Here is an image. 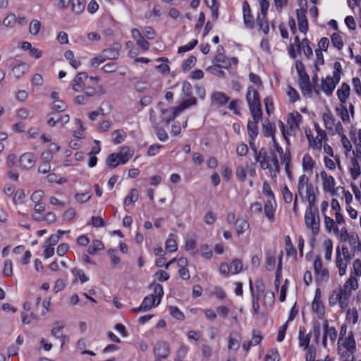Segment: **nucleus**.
Wrapping results in <instances>:
<instances>
[{
  "label": "nucleus",
  "mask_w": 361,
  "mask_h": 361,
  "mask_svg": "<svg viewBox=\"0 0 361 361\" xmlns=\"http://www.w3.org/2000/svg\"><path fill=\"white\" fill-rule=\"evenodd\" d=\"M302 122L303 117L298 111H293L287 114V128H286L282 121L279 120L278 121L279 128L288 146H290L289 137L296 135L297 133L300 130V126Z\"/></svg>",
  "instance_id": "f257e3e1"
},
{
  "label": "nucleus",
  "mask_w": 361,
  "mask_h": 361,
  "mask_svg": "<svg viewBox=\"0 0 361 361\" xmlns=\"http://www.w3.org/2000/svg\"><path fill=\"white\" fill-rule=\"evenodd\" d=\"M270 156H268L267 149L262 147L259 152L255 155L256 162L259 164L260 168L263 170L268 169L270 173L276 175L280 172V164L276 152L271 149Z\"/></svg>",
  "instance_id": "f03ea898"
},
{
  "label": "nucleus",
  "mask_w": 361,
  "mask_h": 361,
  "mask_svg": "<svg viewBox=\"0 0 361 361\" xmlns=\"http://www.w3.org/2000/svg\"><path fill=\"white\" fill-rule=\"evenodd\" d=\"M343 69L340 62L336 61L334 63L333 76H326L321 80V90L327 97H331L336 85L341 80V75Z\"/></svg>",
  "instance_id": "7ed1b4c3"
},
{
  "label": "nucleus",
  "mask_w": 361,
  "mask_h": 361,
  "mask_svg": "<svg viewBox=\"0 0 361 361\" xmlns=\"http://www.w3.org/2000/svg\"><path fill=\"white\" fill-rule=\"evenodd\" d=\"M149 289L152 290V293L145 296L142 302V309L147 311L158 306L164 294L163 286L156 282L152 283L149 286Z\"/></svg>",
  "instance_id": "20e7f679"
},
{
  "label": "nucleus",
  "mask_w": 361,
  "mask_h": 361,
  "mask_svg": "<svg viewBox=\"0 0 361 361\" xmlns=\"http://www.w3.org/2000/svg\"><path fill=\"white\" fill-rule=\"evenodd\" d=\"M246 100L253 121H260L262 118L259 94L257 90L250 86L246 93Z\"/></svg>",
  "instance_id": "39448f33"
},
{
  "label": "nucleus",
  "mask_w": 361,
  "mask_h": 361,
  "mask_svg": "<svg viewBox=\"0 0 361 361\" xmlns=\"http://www.w3.org/2000/svg\"><path fill=\"white\" fill-rule=\"evenodd\" d=\"M314 204H312V201L308 202V206L306 208L304 216L305 226L311 230L313 235H317L320 228L319 211L318 208L314 207Z\"/></svg>",
  "instance_id": "423d86ee"
},
{
  "label": "nucleus",
  "mask_w": 361,
  "mask_h": 361,
  "mask_svg": "<svg viewBox=\"0 0 361 361\" xmlns=\"http://www.w3.org/2000/svg\"><path fill=\"white\" fill-rule=\"evenodd\" d=\"M344 349L345 351L341 353V357L343 360H348L354 357L357 350L356 341L353 331H350L345 337H338V350L339 351Z\"/></svg>",
  "instance_id": "0eeeda50"
},
{
  "label": "nucleus",
  "mask_w": 361,
  "mask_h": 361,
  "mask_svg": "<svg viewBox=\"0 0 361 361\" xmlns=\"http://www.w3.org/2000/svg\"><path fill=\"white\" fill-rule=\"evenodd\" d=\"M297 188L298 192L296 194L299 195L302 200L304 198L305 191L307 201H312V204L316 203V196L314 194L313 184L309 182V178L305 174H302L299 176Z\"/></svg>",
  "instance_id": "6e6552de"
},
{
  "label": "nucleus",
  "mask_w": 361,
  "mask_h": 361,
  "mask_svg": "<svg viewBox=\"0 0 361 361\" xmlns=\"http://www.w3.org/2000/svg\"><path fill=\"white\" fill-rule=\"evenodd\" d=\"M351 296L350 291L346 290L342 287L338 290H334L329 298V305L334 306L337 303L342 310H345L349 305L350 298Z\"/></svg>",
  "instance_id": "1a4fd4ad"
},
{
  "label": "nucleus",
  "mask_w": 361,
  "mask_h": 361,
  "mask_svg": "<svg viewBox=\"0 0 361 361\" xmlns=\"http://www.w3.org/2000/svg\"><path fill=\"white\" fill-rule=\"evenodd\" d=\"M157 108L160 112L159 119H158L159 124L167 126L170 122L173 121L179 114L176 107L164 108V104L162 102H158Z\"/></svg>",
  "instance_id": "9d476101"
},
{
  "label": "nucleus",
  "mask_w": 361,
  "mask_h": 361,
  "mask_svg": "<svg viewBox=\"0 0 361 361\" xmlns=\"http://www.w3.org/2000/svg\"><path fill=\"white\" fill-rule=\"evenodd\" d=\"M214 65L209 66L208 70H217V68H221L224 69H229L232 64L236 66L238 63V57L228 58L226 56L216 54L213 59Z\"/></svg>",
  "instance_id": "9b49d317"
},
{
  "label": "nucleus",
  "mask_w": 361,
  "mask_h": 361,
  "mask_svg": "<svg viewBox=\"0 0 361 361\" xmlns=\"http://www.w3.org/2000/svg\"><path fill=\"white\" fill-rule=\"evenodd\" d=\"M153 353L154 361L166 360L171 353L170 345L166 341H157L154 344Z\"/></svg>",
  "instance_id": "f8f14e48"
},
{
  "label": "nucleus",
  "mask_w": 361,
  "mask_h": 361,
  "mask_svg": "<svg viewBox=\"0 0 361 361\" xmlns=\"http://www.w3.org/2000/svg\"><path fill=\"white\" fill-rule=\"evenodd\" d=\"M149 120L159 140L166 142L169 139V135L165 129L159 124L156 112L152 109L149 110Z\"/></svg>",
  "instance_id": "ddd939ff"
},
{
  "label": "nucleus",
  "mask_w": 361,
  "mask_h": 361,
  "mask_svg": "<svg viewBox=\"0 0 361 361\" xmlns=\"http://www.w3.org/2000/svg\"><path fill=\"white\" fill-rule=\"evenodd\" d=\"M312 310L319 319H322L325 315V307L321 298L320 288H317L312 302Z\"/></svg>",
  "instance_id": "4468645a"
},
{
  "label": "nucleus",
  "mask_w": 361,
  "mask_h": 361,
  "mask_svg": "<svg viewBox=\"0 0 361 361\" xmlns=\"http://www.w3.org/2000/svg\"><path fill=\"white\" fill-rule=\"evenodd\" d=\"M305 133L307 139L310 147L317 150H321L322 147V142L327 140L326 134H325V136L322 134H317V135L314 137L310 128H305Z\"/></svg>",
  "instance_id": "2eb2a0df"
},
{
  "label": "nucleus",
  "mask_w": 361,
  "mask_h": 361,
  "mask_svg": "<svg viewBox=\"0 0 361 361\" xmlns=\"http://www.w3.org/2000/svg\"><path fill=\"white\" fill-rule=\"evenodd\" d=\"M313 268L317 280L326 281L329 279V272L326 268H323L321 257L317 255L313 262Z\"/></svg>",
  "instance_id": "dca6fc26"
},
{
  "label": "nucleus",
  "mask_w": 361,
  "mask_h": 361,
  "mask_svg": "<svg viewBox=\"0 0 361 361\" xmlns=\"http://www.w3.org/2000/svg\"><path fill=\"white\" fill-rule=\"evenodd\" d=\"M322 188L325 193L334 195L336 193V180L334 178L329 175L325 171L320 172Z\"/></svg>",
  "instance_id": "f3484780"
},
{
  "label": "nucleus",
  "mask_w": 361,
  "mask_h": 361,
  "mask_svg": "<svg viewBox=\"0 0 361 361\" xmlns=\"http://www.w3.org/2000/svg\"><path fill=\"white\" fill-rule=\"evenodd\" d=\"M351 258L341 256L340 247L337 246L336 249V266L338 269V273L341 276L346 274L348 264Z\"/></svg>",
  "instance_id": "a211bd4d"
},
{
  "label": "nucleus",
  "mask_w": 361,
  "mask_h": 361,
  "mask_svg": "<svg viewBox=\"0 0 361 361\" xmlns=\"http://www.w3.org/2000/svg\"><path fill=\"white\" fill-rule=\"evenodd\" d=\"M37 161L36 156L32 152H25L19 157V166L23 170L32 169Z\"/></svg>",
  "instance_id": "6ab92c4d"
},
{
  "label": "nucleus",
  "mask_w": 361,
  "mask_h": 361,
  "mask_svg": "<svg viewBox=\"0 0 361 361\" xmlns=\"http://www.w3.org/2000/svg\"><path fill=\"white\" fill-rule=\"evenodd\" d=\"M210 99L211 106L220 108L225 106L229 102L230 98L223 92L214 91L211 94Z\"/></svg>",
  "instance_id": "aec40b11"
},
{
  "label": "nucleus",
  "mask_w": 361,
  "mask_h": 361,
  "mask_svg": "<svg viewBox=\"0 0 361 361\" xmlns=\"http://www.w3.org/2000/svg\"><path fill=\"white\" fill-rule=\"evenodd\" d=\"M243 22L247 28L253 29L255 27V19L251 13L250 6L247 1L243 2Z\"/></svg>",
  "instance_id": "412c9836"
},
{
  "label": "nucleus",
  "mask_w": 361,
  "mask_h": 361,
  "mask_svg": "<svg viewBox=\"0 0 361 361\" xmlns=\"http://www.w3.org/2000/svg\"><path fill=\"white\" fill-rule=\"evenodd\" d=\"M298 84L302 94L305 97H312L313 90L308 74L304 76L300 75V78H298Z\"/></svg>",
  "instance_id": "4be33fe9"
},
{
  "label": "nucleus",
  "mask_w": 361,
  "mask_h": 361,
  "mask_svg": "<svg viewBox=\"0 0 361 361\" xmlns=\"http://www.w3.org/2000/svg\"><path fill=\"white\" fill-rule=\"evenodd\" d=\"M116 155L121 164H126L134 154V149L129 146L120 147L118 152L114 153Z\"/></svg>",
  "instance_id": "5701e85b"
},
{
  "label": "nucleus",
  "mask_w": 361,
  "mask_h": 361,
  "mask_svg": "<svg viewBox=\"0 0 361 361\" xmlns=\"http://www.w3.org/2000/svg\"><path fill=\"white\" fill-rule=\"evenodd\" d=\"M121 49V44L115 42L112 45L106 49L102 50V54H103L105 60H116L118 59L120 56V51Z\"/></svg>",
  "instance_id": "b1692460"
},
{
  "label": "nucleus",
  "mask_w": 361,
  "mask_h": 361,
  "mask_svg": "<svg viewBox=\"0 0 361 361\" xmlns=\"http://www.w3.org/2000/svg\"><path fill=\"white\" fill-rule=\"evenodd\" d=\"M312 332L307 333L306 329L300 326L298 329V345L302 350H306L310 345Z\"/></svg>",
  "instance_id": "393cba45"
},
{
  "label": "nucleus",
  "mask_w": 361,
  "mask_h": 361,
  "mask_svg": "<svg viewBox=\"0 0 361 361\" xmlns=\"http://www.w3.org/2000/svg\"><path fill=\"white\" fill-rule=\"evenodd\" d=\"M88 78L86 72L78 73L72 81V88L75 92H82L85 87V81Z\"/></svg>",
  "instance_id": "a878e982"
},
{
  "label": "nucleus",
  "mask_w": 361,
  "mask_h": 361,
  "mask_svg": "<svg viewBox=\"0 0 361 361\" xmlns=\"http://www.w3.org/2000/svg\"><path fill=\"white\" fill-rule=\"evenodd\" d=\"M350 94V87L346 82H343L336 91L339 104H346Z\"/></svg>",
  "instance_id": "bb28decb"
},
{
  "label": "nucleus",
  "mask_w": 361,
  "mask_h": 361,
  "mask_svg": "<svg viewBox=\"0 0 361 361\" xmlns=\"http://www.w3.org/2000/svg\"><path fill=\"white\" fill-rule=\"evenodd\" d=\"M322 119L326 128L328 130H331L336 126V130L338 132L339 129L342 130L343 128L340 121H338L336 125L335 124V118L330 112L324 113L322 115Z\"/></svg>",
  "instance_id": "cd10ccee"
},
{
  "label": "nucleus",
  "mask_w": 361,
  "mask_h": 361,
  "mask_svg": "<svg viewBox=\"0 0 361 361\" xmlns=\"http://www.w3.org/2000/svg\"><path fill=\"white\" fill-rule=\"evenodd\" d=\"M276 207L277 204L276 200H274L273 203L271 201H267L266 204H264V214L270 223H273L275 221V212Z\"/></svg>",
  "instance_id": "c85d7f7f"
},
{
  "label": "nucleus",
  "mask_w": 361,
  "mask_h": 361,
  "mask_svg": "<svg viewBox=\"0 0 361 361\" xmlns=\"http://www.w3.org/2000/svg\"><path fill=\"white\" fill-rule=\"evenodd\" d=\"M65 327V324L61 322H56L54 323V327L51 330V335L56 338H61V346L65 343L66 336L63 334V329Z\"/></svg>",
  "instance_id": "c756f323"
},
{
  "label": "nucleus",
  "mask_w": 361,
  "mask_h": 361,
  "mask_svg": "<svg viewBox=\"0 0 361 361\" xmlns=\"http://www.w3.org/2000/svg\"><path fill=\"white\" fill-rule=\"evenodd\" d=\"M60 146L56 143L52 142L49 144L48 148L42 152L41 154V159H47L51 161L54 158V155L59 152Z\"/></svg>",
  "instance_id": "7c9ffc66"
},
{
  "label": "nucleus",
  "mask_w": 361,
  "mask_h": 361,
  "mask_svg": "<svg viewBox=\"0 0 361 361\" xmlns=\"http://www.w3.org/2000/svg\"><path fill=\"white\" fill-rule=\"evenodd\" d=\"M290 146H288L286 145L285 152L280 156V161L281 164H284L285 166V171L287 173V175L290 177L291 176V171L290 170V164L291 162V156H290V152L289 149Z\"/></svg>",
  "instance_id": "2f4dec72"
},
{
  "label": "nucleus",
  "mask_w": 361,
  "mask_h": 361,
  "mask_svg": "<svg viewBox=\"0 0 361 361\" xmlns=\"http://www.w3.org/2000/svg\"><path fill=\"white\" fill-rule=\"evenodd\" d=\"M276 132V126L269 119H267L262 124V133L266 137H275Z\"/></svg>",
  "instance_id": "473e14b6"
},
{
  "label": "nucleus",
  "mask_w": 361,
  "mask_h": 361,
  "mask_svg": "<svg viewBox=\"0 0 361 361\" xmlns=\"http://www.w3.org/2000/svg\"><path fill=\"white\" fill-rule=\"evenodd\" d=\"M256 21L258 31L262 32L265 35H268L269 32V24L267 16H257Z\"/></svg>",
  "instance_id": "72a5a7b5"
},
{
  "label": "nucleus",
  "mask_w": 361,
  "mask_h": 361,
  "mask_svg": "<svg viewBox=\"0 0 361 361\" xmlns=\"http://www.w3.org/2000/svg\"><path fill=\"white\" fill-rule=\"evenodd\" d=\"M336 111L337 115L340 116L343 123H350V119L347 103L339 104V106L336 109Z\"/></svg>",
  "instance_id": "f704fd0d"
},
{
  "label": "nucleus",
  "mask_w": 361,
  "mask_h": 361,
  "mask_svg": "<svg viewBox=\"0 0 361 361\" xmlns=\"http://www.w3.org/2000/svg\"><path fill=\"white\" fill-rule=\"evenodd\" d=\"M259 121L249 120L247 124V130L249 138L257 139L259 134L258 123Z\"/></svg>",
  "instance_id": "c9c22d12"
},
{
  "label": "nucleus",
  "mask_w": 361,
  "mask_h": 361,
  "mask_svg": "<svg viewBox=\"0 0 361 361\" xmlns=\"http://www.w3.org/2000/svg\"><path fill=\"white\" fill-rule=\"evenodd\" d=\"M236 234L239 236L250 228L249 222L244 218H238L235 222Z\"/></svg>",
  "instance_id": "e433bc0d"
},
{
  "label": "nucleus",
  "mask_w": 361,
  "mask_h": 361,
  "mask_svg": "<svg viewBox=\"0 0 361 361\" xmlns=\"http://www.w3.org/2000/svg\"><path fill=\"white\" fill-rule=\"evenodd\" d=\"M350 173L352 179L356 180L361 174V169L357 159L354 157L350 159Z\"/></svg>",
  "instance_id": "4c0bfd02"
},
{
  "label": "nucleus",
  "mask_w": 361,
  "mask_h": 361,
  "mask_svg": "<svg viewBox=\"0 0 361 361\" xmlns=\"http://www.w3.org/2000/svg\"><path fill=\"white\" fill-rule=\"evenodd\" d=\"M29 70V66L27 64H26L24 62H22L15 66L12 68V72L14 75V76L19 79L23 76V75L27 72Z\"/></svg>",
  "instance_id": "58836bf2"
},
{
  "label": "nucleus",
  "mask_w": 361,
  "mask_h": 361,
  "mask_svg": "<svg viewBox=\"0 0 361 361\" xmlns=\"http://www.w3.org/2000/svg\"><path fill=\"white\" fill-rule=\"evenodd\" d=\"M71 11L76 15L80 14L85 9V0H71Z\"/></svg>",
  "instance_id": "ea45409f"
},
{
  "label": "nucleus",
  "mask_w": 361,
  "mask_h": 361,
  "mask_svg": "<svg viewBox=\"0 0 361 361\" xmlns=\"http://www.w3.org/2000/svg\"><path fill=\"white\" fill-rule=\"evenodd\" d=\"M250 290L252 295V305L254 314H258L259 312V298L257 295H254V288L252 279H250Z\"/></svg>",
  "instance_id": "a19ab883"
},
{
  "label": "nucleus",
  "mask_w": 361,
  "mask_h": 361,
  "mask_svg": "<svg viewBox=\"0 0 361 361\" xmlns=\"http://www.w3.org/2000/svg\"><path fill=\"white\" fill-rule=\"evenodd\" d=\"M357 287L358 283L357 276H353V274L351 272L349 279L345 282L342 288L346 290H349L351 292L353 290L357 289Z\"/></svg>",
  "instance_id": "79ce46f5"
},
{
  "label": "nucleus",
  "mask_w": 361,
  "mask_h": 361,
  "mask_svg": "<svg viewBox=\"0 0 361 361\" xmlns=\"http://www.w3.org/2000/svg\"><path fill=\"white\" fill-rule=\"evenodd\" d=\"M302 44V40L301 41L300 44H298L295 45H294L293 44H290L289 45V47H288V52L291 59H295L297 58L298 54H301L303 48V44Z\"/></svg>",
  "instance_id": "37998d69"
},
{
  "label": "nucleus",
  "mask_w": 361,
  "mask_h": 361,
  "mask_svg": "<svg viewBox=\"0 0 361 361\" xmlns=\"http://www.w3.org/2000/svg\"><path fill=\"white\" fill-rule=\"evenodd\" d=\"M127 135L123 129L115 130L112 133V142L115 145H118L125 141Z\"/></svg>",
  "instance_id": "c03bdc74"
},
{
  "label": "nucleus",
  "mask_w": 361,
  "mask_h": 361,
  "mask_svg": "<svg viewBox=\"0 0 361 361\" xmlns=\"http://www.w3.org/2000/svg\"><path fill=\"white\" fill-rule=\"evenodd\" d=\"M323 328L324 334L329 336L331 342L334 343L338 336L336 329L334 326L329 327L327 322L324 324Z\"/></svg>",
  "instance_id": "a18cd8bd"
},
{
  "label": "nucleus",
  "mask_w": 361,
  "mask_h": 361,
  "mask_svg": "<svg viewBox=\"0 0 361 361\" xmlns=\"http://www.w3.org/2000/svg\"><path fill=\"white\" fill-rule=\"evenodd\" d=\"M139 192L136 188L130 190L129 194L124 199V205L128 206L138 200Z\"/></svg>",
  "instance_id": "49530a36"
},
{
  "label": "nucleus",
  "mask_w": 361,
  "mask_h": 361,
  "mask_svg": "<svg viewBox=\"0 0 361 361\" xmlns=\"http://www.w3.org/2000/svg\"><path fill=\"white\" fill-rule=\"evenodd\" d=\"M197 104V99L193 97H190V98L183 100L178 106H176V109L180 113L183 110L187 108H189L193 105Z\"/></svg>",
  "instance_id": "de8ad7c7"
},
{
  "label": "nucleus",
  "mask_w": 361,
  "mask_h": 361,
  "mask_svg": "<svg viewBox=\"0 0 361 361\" xmlns=\"http://www.w3.org/2000/svg\"><path fill=\"white\" fill-rule=\"evenodd\" d=\"M241 104L242 101L238 99H232L228 106V108L230 111H233V114L236 116H240L241 112Z\"/></svg>",
  "instance_id": "09e8293b"
},
{
  "label": "nucleus",
  "mask_w": 361,
  "mask_h": 361,
  "mask_svg": "<svg viewBox=\"0 0 361 361\" xmlns=\"http://www.w3.org/2000/svg\"><path fill=\"white\" fill-rule=\"evenodd\" d=\"M324 226L328 232L333 231L335 233L338 234L339 232L338 228L336 224L335 221L328 216H324Z\"/></svg>",
  "instance_id": "8fccbe9b"
},
{
  "label": "nucleus",
  "mask_w": 361,
  "mask_h": 361,
  "mask_svg": "<svg viewBox=\"0 0 361 361\" xmlns=\"http://www.w3.org/2000/svg\"><path fill=\"white\" fill-rule=\"evenodd\" d=\"M303 48L302 51L304 55L307 59H311L313 58V50L311 47L310 41L307 38L302 39Z\"/></svg>",
  "instance_id": "3c124183"
},
{
  "label": "nucleus",
  "mask_w": 361,
  "mask_h": 361,
  "mask_svg": "<svg viewBox=\"0 0 361 361\" xmlns=\"http://www.w3.org/2000/svg\"><path fill=\"white\" fill-rule=\"evenodd\" d=\"M64 56L69 61L70 65L75 69H77L81 65L80 60L75 59L73 51L67 50L64 54Z\"/></svg>",
  "instance_id": "603ef678"
},
{
  "label": "nucleus",
  "mask_w": 361,
  "mask_h": 361,
  "mask_svg": "<svg viewBox=\"0 0 361 361\" xmlns=\"http://www.w3.org/2000/svg\"><path fill=\"white\" fill-rule=\"evenodd\" d=\"M281 193L283 196V200L286 204H290L293 200L294 201L293 193L289 190L286 184H284L281 187Z\"/></svg>",
  "instance_id": "864d4df0"
},
{
  "label": "nucleus",
  "mask_w": 361,
  "mask_h": 361,
  "mask_svg": "<svg viewBox=\"0 0 361 361\" xmlns=\"http://www.w3.org/2000/svg\"><path fill=\"white\" fill-rule=\"evenodd\" d=\"M324 248V259L330 261L332 255L333 243L331 239H326L323 242Z\"/></svg>",
  "instance_id": "5fc2aeb1"
},
{
  "label": "nucleus",
  "mask_w": 361,
  "mask_h": 361,
  "mask_svg": "<svg viewBox=\"0 0 361 361\" xmlns=\"http://www.w3.org/2000/svg\"><path fill=\"white\" fill-rule=\"evenodd\" d=\"M263 194L267 197V201H271L272 203L274 202L275 195L271 190V188L269 183L264 181L262 185Z\"/></svg>",
  "instance_id": "6e6d98bb"
},
{
  "label": "nucleus",
  "mask_w": 361,
  "mask_h": 361,
  "mask_svg": "<svg viewBox=\"0 0 361 361\" xmlns=\"http://www.w3.org/2000/svg\"><path fill=\"white\" fill-rule=\"evenodd\" d=\"M331 41L332 45L338 50H341L343 47V41L341 36L337 33L334 32L331 36Z\"/></svg>",
  "instance_id": "4d7b16f0"
},
{
  "label": "nucleus",
  "mask_w": 361,
  "mask_h": 361,
  "mask_svg": "<svg viewBox=\"0 0 361 361\" xmlns=\"http://www.w3.org/2000/svg\"><path fill=\"white\" fill-rule=\"evenodd\" d=\"M314 161L309 154H305L302 157V167L305 171H312Z\"/></svg>",
  "instance_id": "13d9d810"
},
{
  "label": "nucleus",
  "mask_w": 361,
  "mask_h": 361,
  "mask_svg": "<svg viewBox=\"0 0 361 361\" xmlns=\"http://www.w3.org/2000/svg\"><path fill=\"white\" fill-rule=\"evenodd\" d=\"M25 198L24 190L18 188L13 193V202L15 204H21L23 203Z\"/></svg>",
  "instance_id": "bf43d9fd"
},
{
  "label": "nucleus",
  "mask_w": 361,
  "mask_h": 361,
  "mask_svg": "<svg viewBox=\"0 0 361 361\" xmlns=\"http://www.w3.org/2000/svg\"><path fill=\"white\" fill-rule=\"evenodd\" d=\"M197 62V58L195 56H190L186 59L181 65V68L183 72L189 71L192 66L195 65Z\"/></svg>",
  "instance_id": "052dcab7"
},
{
  "label": "nucleus",
  "mask_w": 361,
  "mask_h": 361,
  "mask_svg": "<svg viewBox=\"0 0 361 361\" xmlns=\"http://www.w3.org/2000/svg\"><path fill=\"white\" fill-rule=\"evenodd\" d=\"M103 244L99 240H94L90 245L87 248V252L90 255H94L97 251L103 248Z\"/></svg>",
  "instance_id": "680f3d73"
},
{
  "label": "nucleus",
  "mask_w": 361,
  "mask_h": 361,
  "mask_svg": "<svg viewBox=\"0 0 361 361\" xmlns=\"http://www.w3.org/2000/svg\"><path fill=\"white\" fill-rule=\"evenodd\" d=\"M345 319L348 323H351L353 324H355L357 322L358 313L355 307L347 311Z\"/></svg>",
  "instance_id": "e2e57ef3"
},
{
  "label": "nucleus",
  "mask_w": 361,
  "mask_h": 361,
  "mask_svg": "<svg viewBox=\"0 0 361 361\" xmlns=\"http://www.w3.org/2000/svg\"><path fill=\"white\" fill-rule=\"evenodd\" d=\"M231 274H237L243 270L242 261L239 259H234L231 261L230 266Z\"/></svg>",
  "instance_id": "0e129e2a"
},
{
  "label": "nucleus",
  "mask_w": 361,
  "mask_h": 361,
  "mask_svg": "<svg viewBox=\"0 0 361 361\" xmlns=\"http://www.w3.org/2000/svg\"><path fill=\"white\" fill-rule=\"evenodd\" d=\"M197 39H194L189 42L187 44L179 47L178 49V53L183 54L185 52L191 51L197 46Z\"/></svg>",
  "instance_id": "69168bd1"
},
{
  "label": "nucleus",
  "mask_w": 361,
  "mask_h": 361,
  "mask_svg": "<svg viewBox=\"0 0 361 361\" xmlns=\"http://www.w3.org/2000/svg\"><path fill=\"white\" fill-rule=\"evenodd\" d=\"M287 94L290 103H295L300 99L298 91L290 85H288L287 87Z\"/></svg>",
  "instance_id": "338daca9"
},
{
  "label": "nucleus",
  "mask_w": 361,
  "mask_h": 361,
  "mask_svg": "<svg viewBox=\"0 0 361 361\" xmlns=\"http://www.w3.org/2000/svg\"><path fill=\"white\" fill-rule=\"evenodd\" d=\"M71 272L76 279H79L81 283H84L89 280V278L86 276L82 269L75 267L71 270Z\"/></svg>",
  "instance_id": "774afa93"
}]
</instances>
